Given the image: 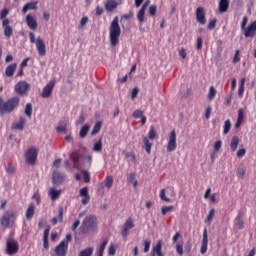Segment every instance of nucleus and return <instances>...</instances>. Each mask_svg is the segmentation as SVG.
<instances>
[{
	"label": "nucleus",
	"instance_id": "obj_6",
	"mask_svg": "<svg viewBox=\"0 0 256 256\" xmlns=\"http://www.w3.org/2000/svg\"><path fill=\"white\" fill-rule=\"evenodd\" d=\"M72 239L73 236H71V234H67L65 239L62 240L58 246L55 247V254L57 256H66L67 251H69V243H71Z\"/></svg>",
	"mask_w": 256,
	"mask_h": 256
},
{
	"label": "nucleus",
	"instance_id": "obj_48",
	"mask_svg": "<svg viewBox=\"0 0 256 256\" xmlns=\"http://www.w3.org/2000/svg\"><path fill=\"white\" fill-rule=\"evenodd\" d=\"M124 155H125L126 159H130V161H132V163H135L137 158H136L134 152H125Z\"/></svg>",
	"mask_w": 256,
	"mask_h": 256
},
{
	"label": "nucleus",
	"instance_id": "obj_46",
	"mask_svg": "<svg viewBox=\"0 0 256 256\" xmlns=\"http://www.w3.org/2000/svg\"><path fill=\"white\" fill-rule=\"evenodd\" d=\"M105 187L111 189L113 187V176H107L106 180L104 181Z\"/></svg>",
	"mask_w": 256,
	"mask_h": 256
},
{
	"label": "nucleus",
	"instance_id": "obj_42",
	"mask_svg": "<svg viewBox=\"0 0 256 256\" xmlns=\"http://www.w3.org/2000/svg\"><path fill=\"white\" fill-rule=\"evenodd\" d=\"M137 19L140 25H143V23H145V10H139V12L137 13Z\"/></svg>",
	"mask_w": 256,
	"mask_h": 256
},
{
	"label": "nucleus",
	"instance_id": "obj_62",
	"mask_svg": "<svg viewBox=\"0 0 256 256\" xmlns=\"http://www.w3.org/2000/svg\"><path fill=\"white\" fill-rule=\"evenodd\" d=\"M239 50H236L234 58H233V63H239V61H241V57H239Z\"/></svg>",
	"mask_w": 256,
	"mask_h": 256
},
{
	"label": "nucleus",
	"instance_id": "obj_11",
	"mask_svg": "<svg viewBox=\"0 0 256 256\" xmlns=\"http://www.w3.org/2000/svg\"><path fill=\"white\" fill-rule=\"evenodd\" d=\"M172 242L176 243V253H178L180 256H183V236L181 235V232H177L172 237Z\"/></svg>",
	"mask_w": 256,
	"mask_h": 256
},
{
	"label": "nucleus",
	"instance_id": "obj_34",
	"mask_svg": "<svg viewBox=\"0 0 256 256\" xmlns=\"http://www.w3.org/2000/svg\"><path fill=\"white\" fill-rule=\"evenodd\" d=\"M101 127H103V123L101 121L96 122V124L94 125L92 131H91V135H97L100 131H101Z\"/></svg>",
	"mask_w": 256,
	"mask_h": 256
},
{
	"label": "nucleus",
	"instance_id": "obj_45",
	"mask_svg": "<svg viewBox=\"0 0 256 256\" xmlns=\"http://www.w3.org/2000/svg\"><path fill=\"white\" fill-rule=\"evenodd\" d=\"M93 151H96L98 153L103 151V142L101 141V139L94 144Z\"/></svg>",
	"mask_w": 256,
	"mask_h": 256
},
{
	"label": "nucleus",
	"instance_id": "obj_17",
	"mask_svg": "<svg viewBox=\"0 0 256 256\" xmlns=\"http://www.w3.org/2000/svg\"><path fill=\"white\" fill-rule=\"evenodd\" d=\"M79 195L80 197H82V200H81L82 205H87L89 201H91V196L89 195L88 187L81 188L79 191Z\"/></svg>",
	"mask_w": 256,
	"mask_h": 256
},
{
	"label": "nucleus",
	"instance_id": "obj_47",
	"mask_svg": "<svg viewBox=\"0 0 256 256\" xmlns=\"http://www.w3.org/2000/svg\"><path fill=\"white\" fill-rule=\"evenodd\" d=\"M175 209L174 206H163L161 209V214L166 215L167 213H171Z\"/></svg>",
	"mask_w": 256,
	"mask_h": 256
},
{
	"label": "nucleus",
	"instance_id": "obj_33",
	"mask_svg": "<svg viewBox=\"0 0 256 256\" xmlns=\"http://www.w3.org/2000/svg\"><path fill=\"white\" fill-rule=\"evenodd\" d=\"M212 201V203H217V196L216 194L211 195V188H207L205 194H204V199H209Z\"/></svg>",
	"mask_w": 256,
	"mask_h": 256
},
{
	"label": "nucleus",
	"instance_id": "obj_32",
	"mask_svg": "<svg viewBox=\"0 0 256 256\" xmlns=\"http://www.w3.org/2000/svg\"><path fill=\"white\" fill-rule=\"evenodd\" d=\"M91 129V126H89V124H85L79 132V137L80 139H85V137H87L89 130Z\"/></svg>",
	"mask_w": 256,
	"mask_h": 256
},
{
	"label": "nucleus",
	"instance_id": "obj_8",
	"mask_svg": "<svg viewBox=\"0 0 256 256\" xmlns=\"http://www.w3.org/2000/svg\"><path fill=\"white\" fill-rule=\"evenodd\" d=\"M19 253V242L10 238L6 241V255H17Z\"/></svg>",
	"mask_w": 256,
	"mask_h": 256
},
{
	"label": "nucleus",
	"instance_id": "obj_15",
	"mask_svg": "<svg viewBox=\"0 0 256 256\" xmlns=\"http://www.w3.org/2000/svg\"><path fill=\"white\" fill-rule=\"evenodd\" d=\"M65 174L59 172V171H54L52 174V183L54 185H61L65 183Z\"/></svg>",
	"mask_w": 256,
	"mask_h": 256
},
{
	"label": "nucleus",
	"instance_id": "obj_50",
	"mask_svg": "<svg viewBox=\"0 0 256 256\" xmlns=\"http://www.w3.org/2000/svg\"><path fill=\"white\" fill-rule=\"evenodd\" d=\"M160 199L166 203H171V200L165 195V189L160 191Z\"/></svg>",
	"mask_w": 256,
	"mask_h": 256
},
{
	"label": "nucleus",
	"instance_id": "obj_30",
	"mask_svg": "<svg viewBox=\"0 0 256 256\" xmlns=\"http://www.w3.org/2000/svg\"><path fill=\"white\" fill-rule=\"evenodd\" d=\"M240 142L241 140L239 139V136H233L230 142L231 151L233 152L237 151V147H239Z\"/></svg>",
	"mask_w": 256,
	"mask_h": 256
},
{
	"label": "nucleus",
	"instance_id": "obj_54",
	"mask_svg": "<svg viewBox=\"0 0 256 256\" xmlns=\"http://www.w3.org/2000/svg\"><path fill=\"white\" fill-rule=\"evenodd\" d=\"M115 253H117V249L115 248L114 244H110L109 248H108V255H115Z\"/></svg>",
	"mask_w": 256,
	"mask_h": 256
},
{
	"label": "nucleus",
	"instance_id": "obj_57",
	"mask_svg": "<svg viewBox=\"0 0 256 256\" xmlns=\"http://www.w3.org/2000/svg\"><path fill=\"white\" fill-rule=\"evenodd\" d=\"M151 249V241H144V253H149Z\"/></svg>",
	"mask_w": 256,
	"mask_h": 256
},
{
	"label": "nucleus",
	"instance_id": "obj_39",
	"mask_svg": "<svg viewBox=\"0 0 256 256\" xmlns=\"http://www.w3.org/2000/svg\"><path fill=\"white\" fill-rule=\"evenodd\" d=\"M108 243H109L108 240H104V241L102 242V244H101L100 247H99L97 256H103V254L105 253V248L107 247V244H108Z\"/></svg>",
	"mask_w": 256,
	"mask_h": 256
},
{
	"label": "nucleus",
	"instance_id": "obj_63",
	"mask_svg": "<svg viewBox=\"0 0 256 256\" xmlns=\"http://www.w3.org/2000/svg\"><path fill=\"white\" fill-rule=\"evenodd\" d=\"M57 219L60 223H63V207H60Z\"/></svg>",
	"mask_w": 256,
	"mask_h": 256
},
{
	"label": "nucleus",
	"instance_id": "obj_13",
	"mask_svg": "<svg viewBox=\"0 0 256 256\" xmlns=\"http://www.w3.org/2000/svg\"><path fill=\"white\" fill-rule=\"evenodd\" d=\"M53 89H55V80H51L42 90L41 97L43 99H49L53 95Z\"/></svg>",
	"mask_w": 256,
	"mask_h": 256
},
{
	"label": "nucleus",
	"instance_id": "obj_61",
	"mask_svg": "<svg viewBox=\"0 0 256 256\" xmlns=\"http://www.w3.org/2000/svg\"><path fill=\"white\" fill-rule=\"evenodd\" d=\"M71 159L74 163H78L79 162V154L77 152L72 153Z\"/></svg>",
	"mask_w": 256,
	"mask_h": 256
},
{
	"label": "nucleus",
	"instance_id": "obj_2",
	"mask_svg": "<svg viewBox=\"0 0 256 256\" xmlns=\"http://www.w3.org/2000/svg\"><path fill=\"white\" fill-rule=\"evenodd\" d=\"M19 103H21V98H19V96H14L7 101H3V98L0 97V115L13 113V111L19 107Z\"/></svg>",
	"mask_w": 256,
	"mask_h": 256
},
{
	"label": "nucleus",
	"instance_id": "obj_27",
	"mask_svg": "<svg viewBox=\"0 0 256 256\" xmlns=\"http://www.w3.org/2000/svg\"><path fill=\"white\" fill-rule=\"evenodd\" d=\"M15 71H17V63L10 64L5 70L6 77H13Z\"/></svg>",
	"mask_w": 256,
	"mask_h": 256
},
{
	"label": "nucleus",
	"instance_id": "obj_49",
	"mask_svg": "<svg viewBox=\"0 0 256 256\" xmlns=\"http://www.w3.org/2000/svg\"><path fill=\"white\" fill-rule=\"evenodd\" d=\"M82 173L84 177V183H91V175L89 174V171L84 170Z\"/></svg>",
	"mask_w": 256,
	"mask_h": 256
},
{
	"label": "nucleus",
	"instance_id": "obj_29",
	"mask_svg": "<svg viewBox=\"0 0 256 256\" xmlns=\"http://www.w3.org/2000/svg\"><path fill=\"white\" fill-rule=\"evenodd\" d=\"M143 143V149H145L148 155H151V148L153 147V143L149 141V138H147L146 136L143 137Z\"/></svg>",
	"mask_w": 256,
	"mask_h": 256
},
{
	"label": "nucleus",
	"instance_id": "obj_52",
	"mask_svg": "<svg viewBox=\"0 0 256 256\" xmlns=\"http://www.w3.org/2000/svg\"><path fill=\"white\" fill-rule=\"evenodd\" d=\"M142 116H143V111L142 110H135L132 114V117L134 119H141Z\"/></svg>",
	"mask_w": 256,
	"mask_h": 256
},
{
	"label": "nucleus",
	"instance_id": "obj_5",
	"mask_svg": "<svg viewBox=\"0 0 256 256\" xmlns=\"http://www.w3.org/2000/svg\"><path fill=\"white\" fill-rule=\"evenodd\" d=\"M95 227H97V216H87L82 222V233H84V235H87L88 233H91V231H93Z\"/></svg>",
	"mask_w": 256,
	"mask_h": 256
},
{
	"label": "nucleus",
	"instance_id": "obj_38",
	"mask_svg": "<svg viewBox=\"0 0 256 256\" xmlns=\"http://www.w3.org/2000/svg\"><path fill=\"white\" fill-rule=\"evenodd\" d=\"M215 97H217V89H215V87L211 86L209 88V92H208V100L213 101V99H215Z\"/></svg>",
	"mask_w": 256,
	"mask_h": 256
},
{
	"label": "nucleus",
	"instance_id": "obj_60",
	"mask_svg": "<svg viewBox=\"0 0 256 256\" xmlns=\"http://www.w3.org/2000/svg\"><path fill=\"white\" fill-rule=\"evenodd\" d=\"M87 23H89V17L87 16L82 17V19L80 20V27H85Z\"/></svg>",
	"mask_w": 256,
	"mask_h": 256
},
{
	"label": "nucleus",
	"instance_id": "obj_20",
	"mask_svg": "<svg viewBox=\"0 0 256 256\" xmlns=\"http://www.w3.org/2000/svg\"><path fill=\"white\" fill-rule=\"evenodd\" d=\"M244 119H245V112L243 111V108H240L238 110V114H237L235 129H239V127H241V125H243Z\"/></svg>",
	"mask_w": 256,
	"mask_h": 256
},
{
	"label": "nucleus",
	"instance_id": "obj_24",
	"mask_svg": "<svg viewBox=\"0 0 256 256\" xmlns=\"http://www.w3.org/2000/svg\"><path fill=\"white\" fill-rule=\"evenodd\" d=\"M218 9L220 13H227V11H229V0H220Z\"/></svg>",
	"mask_w": 256,
	"mask_h": 256
},
{
	"label": "nucleus",
	"instance_id": "obj_26",
	"mask_svg": "<svg viewBox=\"0 0 256 256\" xmlns=\"http://www.w3.org/2000/svg\"><path fill=\"white\" fill-rule=\"evenodd\" d=\"M34 215H35V204L31 203V204H29V206L26 210L27 221H31L33 219Z\"/></svg>",
	"mask_w": 256,
	"mask_h": 256
},
{
	"label": "nucleus",
	"instance_id": "obj_55",
	"mask_svg": "<svg viewBox=\"0 0 256 256\" xmlns=\"http://www.w3.org/2000/svg\"><path fill=\"white\" fill-rule=\"evenodd\" d=\"M216 26H217V19L211 20L208 24L209 31H212V29H215Z\"/></svg>",
	"mask_w": 256,
	"mask_h": 256
},
{
	"label": "nucleus",
	"instance_id": "obj_21",
	"mask_svg": "<svg viewBox=\"0 0 256 256\" xmlns=\"http://www.w3.org/2000/svg\"><path fill=\"white\" fill-rule=\"evenodd\" d=\"M61 193H63L62 190H57L55 188H50L48 191V196L52 201H57L59 197H61Z\"/></svg>",
	"mask_w": 256,
	"mask_h": 256
},
{
	"label": "nucleus",
	"instance_id": "obj_16",
	"mask_svg": "<svg viewBox=\"0 0 256 256\" xmlns=\"http://www.w3.org/2000/svg\"><path fill=\"white\" fill-rule=\"evenodd\" d=\"M196 20L200 25H205L207 23V18H205V9L203 7H198L196 9Z\"/></svg>",
	"mask_w": 256,
	"mask_h": 256
},
{
	"label": "nucleus",
	"instance_id": "obj_19",
	"mask_svg": "<svg viewBox=\"0 0 256 256\" xmlns=\"http://www.w3.org/2000/svg\"><path fill=\"white\" fill-rule=\"evenodd\" d=\"M26 23H27L29 29H31L32 31H35L38 27L37 18L31 14H28L26 16Z\"/></svg>",
	"mask_w": 256,
	"mask_h": 256
},
{
	"label": "nucleus",
	"instance_id": "obj_37",
	"mask_svg": "<svg viewBox=\"0 0 256 256\" xmlns=\"http://www.w3.org/2000/svg\"><path fill=\"white\" fill-rule=\"evenodd\" d=\"M245 78H241L240 84H239V89H238V95L239 97H243V93H245Z\"/></svg>",
	"mask_w": 256,
	"mask_h": 256
},
{
	"label": "nucleus",
	"instance_id": "obj_9",
	"mask_svg": "<svg viewBox=\"0 0 256 256\" xmlns=\"http://www.w3.org/2000/svg\"><path fill=\"white\" fill-rule=\"evenodd\" d=\"M175 149H177V132L172 130L168 135L167 151L168 153H173Z\"/></svg>",
	"mask_w": 256,
	"mask_h": 256
},
{
	"label": "nucleus",
	"instance_id": "obj_35",
	"mask_svg": "<svg viewBox=\"0 0 256 256\" xmlns=\"http://www.w3.org/2000/svg\"><path fill=\"white\" fill-rule=\"evenodd\" d=\"M24 113L26 116H28L29 119H31V115H33V104L27 103L24 109Z\"/></svg>",
	"mask_w": 256,
	"mask_h": 256
},
{
	"label": "nucleus",
	"instance_id": "obj_41",
	"mask_svg": "<svg viewBox=\"0 0 256 256\" xmlns=\"http://www.w3.org/2000/svg\"><path fill=\"white\" fill-rule=\"evenodd\" d=\"M231 131V120H225L223 125V134L227 135Z\"/></svg>",
	"mask_w": 256,
	"mask_h": 256
},
{
	"label": "nucleus",
	"instance_id": "obj_12",
	"mask_svg": "<svg viewBox=\"0 0 256 256\" xmlns=\"http://www.w3.org/2000/svg\"><path fill=\"white\" fill-rule=\"evenodd\" d=\"M135 227V223L133 222V218L129 217L122 226L121 235L123 239L129 236V230Z\"/></svg>",
	"mask_w": 256,
	"mask_h": 256
},
{
	"label": "nucleus",
	"instance_id": "obj_31",
	"mask_svg": "<svg viewBox=\"0 0 256 256\" xmlns=\"http://www.w3.org/2000/svg\"><path fill=\"white\" fill-rule=\"evenodd\" d=\"M118 3L115 0H108L105 4L106 11H115V8L118 7Z\"/></svg>",
	"mask_w": 256,
	"mask_h": 256
},
{
	"label": "nucleus",
	"instance_id": "obj_23",
	"mask_svg": "<svg viewBox=\"0 0 256 256\" xmlns=\"http://www.w3.org/2000/svg\"><path fill=\"white\" fill-rule=\"evenodd\" d=\"M27 123V120L24 117H20L19 121L12 125V129L16 131H23L25 129V124Z\"/></svg>",
	"mask_w": 256,
	"mask_h": 256
},
{
	"label": "nucleus",
	"instance_id": "obj_7",
	"mask_svg": "<svg viewBox=\"0 0 256 256\" xmlns=\"http://www.w3.org/2000/svg\"><path fill=\"white\" fill-rule=\"evenodd\" d=\"M30 89H31V84L25 80L19 81L14 86V91H15L16 95H20V97H25V96L29 95Z\"/></svg>",
	"mask_w": 256,
	"mask_h": 256
},
{
	"label": "nucleus",
	"instance_id": "obj_10",
	"mask_svg": "<svg viewBox=\"0 0 256 256\" xmlns=\"http://www.w3.org/2000/svg\"><path fill=\"white\" fill-rule=\"evenodd\" d=\"M37 155H39V150H37L35 147L29 148L25 154L26 163L28 165H35L37 161Z\"/></svg>",
	"mask_w": 256,
	"mask_h": 256
},
{
	"label": "nucleus",
	"instance_id": "obj_44",
	"mask_svg": "<svg viewBox=\"0 0 256 256\" xmlns=\"http://www.w3.org/2000/svg\"><path fill=\"white\" fill-rule=\"evenodd\" d=\"M236 220H237V222L235 223L236 229H239V230L243 229L245 225V221L241 219V216H237Z\"/></svg>",
	"mask_w": 256,
	"mask_h": 256
},
{
	"label": "nucleus",
	"instance_id": "obj_64",
	"mask_svg": "<svg viewBox=\"0 0 256 256\" xmlns=\"http://www.w3.org/2000/svg\"><path fill=\"white\" fill-rule=\"evenodd\" d=\"M137 95H139V88L135 87L132 90V99L137 98Z\"/></svg>",
	"mask_w": 256,
	"mask_h": 256
},
{
	"label": "nucleus",
	"instance_id": "obj_22",
	"mask_svg": "<svg viewBox=\"0 0 256 256\" xmlns=\"http://www.w3.org/2000/svg\"><path fill=\"white\" fill-rule=\"evenodd\" d=\"M153 256H163V240H158L153 248Z\"/></svg>",
	"mask_w": 256,
	"mask_h": 256
},
{
	"label": "nucleus",
	"instance_id": "obj_58",
	"mask_svg": "<svg viewBox=\"0 0 256 256\" xmlns=\"http://www.w3.org/2000/svg\"><path fill=\"white\" fill-rule=\"evenodd\" d=\"M223 145V142L221 140H217L214 144V151H219Z\"/></svg>",
	"mask_w": 256,
	"mask_h": 256
},
{
	"label": "nucleus",
	"instance_id": "obj_28",
	"mask_svg": "<svg viewBox=\"0 0 256 256\" xmlns=\"http://www.w3.org/2000/svg\"><path fill=\"white\" fill-rule=\"evenodd\" d=\"M37 3H38L37 1L36 2L32 1V2L27 3L22 8V13L25 15V13H27L28 11L37 9Z\"/></svg>",
	"mask_w": 256,
	"mask_h": 256
},
{
	"label": "nucleus",
	"instance_id": "obj_36",
	"mask_svg": "<svg viewBox=\"0 0 256 256\" xmlns=\"http://www.w3.org/2000/svg\"><path fill=\"white\" fill-rule=\"evenodd\" d=\"M157 131L155 130V126H150V130L148 132V139L153 141L154 139H157Z\"/></svg>",
	"mask_w": 256,
	"mask_h": 256
},
{
	"label": "nucleus",
	"instance_id": "obj_53",
	"mask_svg": "<svg viewBox=\"0 0 256 256\" xmlns=\"http://www.w3.org/2000/svg\"><path fill=\"white\" fill-rule=\"evenodd\" d=\"M196 49L197 51H201V49H203V38L201 37L197 38Z\"/></svg>",
	"mask_w": 256,
	"mask_h": 256
},
{
	"label": "nucleus",
	"instance_id": "obj_51",
	"mask_svg": "<svg viewBox=\"0 0 256 256\" xmlns=\"http://www.w3.org/2000/svg\"><path fill=\"white\" fill-rule=\"evenodd\" d=\"M149 15L151 17H155V15H157V6L156 5H151L149 7Z\"/></svg>",
	"mask_w": 256,
	"mask_h": 256
},
{
	"label": "nucleus",
	"instance_id": "obj_59",
	"mask_svg": "<svg viewBox=\"0 0 256 256\" xmlns=\"http://www.w3.org/2000/svg\"><path fill=\"white\" fill-rule=\"evenodd\" d=\"M247 153V150L245 148H241L238 150L237 152V157H239L241 159V157H245V154Z\"/></svg>",
	"mask_w": 256,
	"mask_h": 256
},
{
	"label": "nucleus",
	"instance_id": "obj_4",
	"mask_svg": "<svg viewBox=\"0 0 256 256\" xmlns=\"http://www.w3.org/2000/svg\"><path fill=\"white\" fill-rule=\"evenodd\" d=\"M30 43H35L38 55L40 57H45L47 55V46L45 45V41L41 36L35 39V34L33 32H29Z\"/></svg>",
	"mask_w": 256,
	"mask_h": 256
},
{
	"label": "nucleus",
	"instance_id": "obj_18",
	"mask_svg": "<svg viewBox=\"0 0 256 256\" xmlns=\"http://www.w3.org/2000/svg\"><path fill=\"white\" fill-rule=\"evenodd\" d=\"M208 245H209V237L207 235V228H204L202 244H201V248H200V252L202 255H205V253H207Z\"/></svg>",
	"mask_w": 256,
	"mask_h": 256
},
{
	"label": "nucleus",
	"instance_id": "obj_1",
	"mask_svg": "<svg viewBox=\"0 0 256 256\" xmlns=\"http://www.w3.org/2000/svg\"><path fill=\"white\" fill-rule=\"evenodd\" d=\"M121 37V26L119 25V17H114L109 27V39L112 47L119 45V38Z\"/></svg>",
	"mask_w": 256,
	"mask_h": 256
},
{
	"label": "nucleus",
	"instance_id": "obj_25",
	"mask_svg": "<svg viewBox=\"0 0 256 256\" xmlns=\"http://www.w3.org/2000/svg\"><path fill=\"white\" fill-rule=\"evenodd\" d=\"M11 217H13V214L9 212H5L1 218V223L4 227H9L11 223Z\"/></svg>",
	"mask_w": 256,
	"mask_h": 256
},
{
	"label": "nucleus",
	"instance_id": "obj_3",
	"mask_svg": "<svg viewBox=\"0 0 256 256\" xmlns=\"http://www.w3.org/2000/svg\"><path fill=\"white\" fill-rule=\"evenodd\" d=\"M9 15L8 9H3L0 12V19L2 20V29L4 31V36L7 39H11L13 37V27H11V20H9L7 17Z\"/></svg>",
	"mask_w": 256,
	"mask_h": 256
},
{
	"label": "nucleus",
	"instance_id": "obj_43",
	"mask_svg": "<svg viewBox=\"0 0 256 256\" xmlns=\"http://www.w3.org/2000/svg\"><path fill=\"white\" fill-rule=\"evenodd\" d=\"M214 218H215V208H212L209 211L208 216L206 217L205 223H211V221H213Z\"/></svg>",
	"mask_w": 256,
	"mask_h": 256
},
{
	"label": "nucleus",
	"instance_id": "obj_40",
	"mask_svg": "<svg viewBox=\"0 0 256 256\" xmlns=\"http://www.w3.org/2000/svg\"><path fill=\"white\" fill-rule=\"evenodd\" d=\"M93 255V247H88L79 252V256H92Z\"/></svg>",
	"mask_w": 256,
	"mask_h": 256
},
{
	"label": "nucleus",
	"instance_id": "obj_56",
	"mask_svg": "<svg viewBox=\"0 0 256 256\" xmlns=\"http://www.w3.org/2000/svg\"><path fill=\"white\" fill-rule=\"evenodd\" d=\"M249 21V18L247 16H244L243 17V20H242V23H241V29L242 31H245V27H247V23Z\"/></svg>",
	"mask_w": 256,
	"mask_h": 256
},
{
	"label": "nucleus",
	"instance_id": "obj_14",
	"mask_svg": "<svg viewBox=\"0 0 256 256\" xmlns=\"http://www.w3.org/2000/svg\"><path fill=\"white\" fill-rule=\"evenodd\" d=\"M256 35V20L244 29V36L246 39H253Z\"/></svg>",
	"mask_w": 256,
	"mask_h": 256
}]
</instances>
